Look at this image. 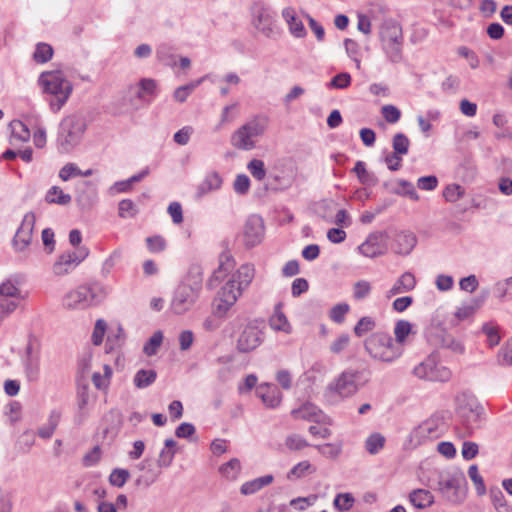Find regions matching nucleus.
I'll return each mask as SVG.
<instances>
[{"label":"nucleus","mask_w":512,"mask_h":512,"mask_svg":"<svg viewBox=\"0 0 512 512\" xmlns=\"http://www.w3.org/2000/svg\"><path fill=\"white\" fill-rule=\"evenodd\" d=\"M491 501L498 512L507 511V503L502 491L498 487H492L489 491Z\"/></svg>","instance_id":"13d9d810"},{"label":"nucleus","mask_w":512,"mask_h":512,"mask_svg":"<svg viewBox=\"0 0 512 512\" xmlns=\"http://www.w3.org/2000/svg\"><path fill=\"white\" fill-rule=\"evenodd\" d=\"M118 214L121 218H132L137 214V208L130 199H124L119 202Z\"/></svg>","instance_id":"0e129e2a"},{"label":"nucleus","mask_w":512,"mask_h":512,"mask_svg":"<svg viewBox=\"0 0 512 512\" xmlns=\"http://www.w3.org/2000/svg\"><path fill=\"white\" fill-rule=\"evenodd\" d=\"M295 419H302L311 422H325L326 415L314 404L306 402L299 408L292 410Z\"/></svg>","instance_id":"393cba45"},{"label":"nucleus","mask_w":512,"mask_h":512,"mask_svg":"<svg viewBox=\"0 0 512 512\" xmlns=\"http://www.w3.org/2000/svg\"><path fill=\"white\" fill-rule=\"evenodd\" d=\"M417 244V238L414 233L402 231L395 237L393 251L399 255H409Z\"/></svg>","instance_id":"a878e982"},{"label":"nucleus","mask_w":512,"mask_h":512,"mask_svg":"<svg viewBox=\"0 0 512 512\" xmlns=\"http://www.w3.org/2000/svg\"><path fill=\"white\" fill-rule=\"evenodd\" d=\"M46 201L51 204L67 205L71 202L72 198L69 194L63 192L58 186H52L45 197Z\"/></svg>","instance_id":"79ce46f5"},{"label":"nucleus","mask_w":512,"mask_h":512,"mask_svg":"<svg viewBox=\"0 0 512 512\" xmlns=\"http://www.w3.org/2000/svg\"><path fill=\"white\" fill-rule=\"evenodd\" d=\"M263 342V332L255 322L248 323L237 340V349L242 353L255 350Z\"/></svg>","instance_id":"dca6fc26"},{"label":"nucleus","mask_w":512,"mask_h":512,"mask_svg":"<svg viewBox=\"0 0 512 512\" xmlns=\"http://www.w3.org/2000/svg\"><path fill=\"white\" fill-rule=\"evenodd\" d=\"M241 472L239 459L233 458L219 467V473L227 480H236Z\"/></svg>","instance_id":"58836bf2"},{"label":"nucleus","mask_w":512,"mask_h":512,"mask_svg":"<svg viewBox=\"0 0 512 512\" xmlns=\"http://www.w3.org/2000/svg\"><path fill=\"white\" fill-rule=\"evenodd\" d=\"M125 340L124 329L121 324L116 323L114 326L110 327L107 342H106V351L110 352L117 348H119Z\"/></svg>","instance_id":"473e14b6"},{"label":"nucleus","mask_w":512,"mask_h":512,"mask_svg":"<svg viewBox=\"0 0 512 512\" xmlns=\"http://www.w3.org/2000/svg\"><path fill=\"white\" fill-rule=\"evenodd\" d=\"M247 169L249 170L251 175L258 181L263 180L266 176L265 165L262 160H251L247 165Z\"/></svg>","instance_id":"e2e57ef3"},{"label":"nucleus","mask_w":512,"mask_h":512,"mask_svg":"<svg viewBox=\"0 0 512 512\" xmlns=\"http://www.w3.org/2000/svg\"><path fill=\"white\" fill-rule=\"evenodd\" d=\"M19 302L18 300L0 296V321L12 314L17 309Z\"/></svg>","instance_id":"6e6d98bb"},{"label":"nucleus","mask_w":512,"mask_h":512,"mask_svg":"<svg viewBox=\"0 0 512 512\" xmlns=\"http://www.w3.org/2000/svg\"><path fill=\"white\" fill-rule=\"evenodd\" d=\"M386 234L384 232H374L369 234L367 239L358 246L359 252L369 258H374L383 255L386 251L384 239Z\"/></svg>","instance_id":"aec40b11"},{"label":"nucleus","mask_w":512,"mask_h":512,"mask_svg":"<svg viewBox=\"0 0 512 512\" xmlns=\"http://www.w3.org/2000/svg\"><path fill=\"white\" fill-rule=\"evenodd\" d=\"M353 172L357 175L362 184L369 185L373 182V176L367 171L366 165L363 161H357Z\"/></svg>","instance_id":"338daca9"},{"label":"nucleus","mask_w":512,"mask_h":512,"mask_svg":"<svg viewBox=\"0 0 512 512\" xmlns=\"http://www.w3.org/2000/svg\"><path fill=\"white\" fill-rule=\"evenodd\" d=\"M103 371V374L100 372H94L92 375V382L94 386L99 390L106 389L109 386L113 373L112 368L108 364L103 366Z\"/></svg>","instance_id":"a18cd8bd"},{"label":"nucleus","mask_w":512,"mask_h":512,"mask_svg":"<svg viewBox=\"0 0 512 512\" xmlns=\"http://www.w3.org/2000/svg\"><path fill=\"white\" fill-rule=\"evenodd\" d=\"M440 345L456 354H463L465 351L463 343L449 334L442 335Z\"/></svg>","instance_id":"49530a36"},{"label":"nucleus","mask_w":512,"mask_h":512,"mask_svg":"<svg viewBox=\"0 0 512 512\" xmlns=\"http://www.w3.org/2000/svg\"><path fill=\"white\" fill-rule=\"evenodd\" d=\"M129 477L130 473L128 470L115 468L109 476V482L112 486L120 488L125 485Z\"/></svg>","instance_id":"4d7b16f0"},{"label":"nucleus","mask_w":512,"mask_h":512,"mask_svg":"<svg viewBox=\"0 0 512 512\" xmlns=\"http://www.w3.org/2000/svg\"><path fill=\"white\" fill-rule=\"evenodd\" d=\"M466 484L464 473L454 467L435 469L429 479V486L453 504H460L465 500Z\"/></svg>","instance_id":"f03ea898"},{"label":"nucleus","mask_w":512,"mask_h":512,"mask_svg":"<svg viewBox=\"0 0 512 512\" xmlns=\"http://www.w3.org/2000/svg\"><path fill=\"white\" fill-rule=\"evenodd\" d=\"M468 476L471 481L474 483L476 492L479 496H482L486 493V486L482 476L479 473L477 465L473 464L468 469Z\"/></svg>","instance_id":"603ef678"},{"label":"nucleus","mask_w":512,"mask_h":512,"mask_svg":"<svg viewBox=\"0 0 512 512\" xmlns=\"http://www.w3.org/2000/svg\"><path fill=\"white\" fill-rule=\"evenodd\" d=\"M38 84L47 95L50 110L58 113L70 98L73 85L59 70L42 72Z\"/></svg>","instance_id":"20e7f679"},{"label":"nucleus","mask_w":512,"mask_h":512,"mask_svg":"<svg viewBox=\"0 0 512 512\" xmlns=\"http://www.w3.org/2000/svg\"><path fill=\"white\" fill-rule=\"evenodd\" d=\"M316 472V467L309 461L304 460L294 465L287 473V479L290 481L300 480Z\"/></svg>","instance_id":"f704fd0d"},{"label":"nucleus","mask_w":512,"mask_h":512,"mask_svg":"<svg viewBox=\"0 0 512 512\" xmlns=\"http://www.w3.org/2000/svg\"><path fill=\"white\" fill-rule=\"evenodd\" d=\"M376 326L375 319L370 316L362 317L354 326V333L358 337H362L366 333L372 331Z\"/></svg>","instance_id":"8fccbe9b"},{"label":"nucleus","mask_w":512,"mask_h":512,"mask_svg":"<svg viewBox=\"0 0 512 512\" xmlns=\"http://www.w3.org/2000/svg\"><path fill=\"white\" fill-rule=\"evenodd\" d=\"M281 16L285 21L289 33L297 39H303L307 36V30L303 21L297 16L293 7H285L281 12Z\"/></svg>","instance_id":"412c9836"},{"label":"nucleus","mask_w":512,"mask_h":512,"mask_svg":"<svg viewBox=\"0 0 512 512\" xmlns=\"http://www.w3.org/2000/svg\"><path fill=\"white\" fill-rule=\"evenodd\" d=\"M106 331H107L106 321L103 319H98L95 323V326H94V329L92 332V336H91L92 343L95 346H99L102 344L104 336L106 334Z\"/></svg>","instance_id":"bf43d9fd"},{"label":"nucleus","mask_w":512,"mask_h":512,"mask_svg":"<svg viewBox=\"0 0 512 512\" xmlns=\"http://www.w3.org/2000/svg\"><path fill=\"white\" fill-rule=\"evenodd\" d=\"M412 325L407 320H399L394 327L395 341L397 344H403L407 336L411 333Z\"/></svg>","instance_id":"de8ad7c7"},{"label":"nucleus","mask_w":512,"mask_h":512,"mask_svg":"<svg viewBox=\"0 0 512 512\" xmlns=\"http://www.w3.org/2000/svg\"><path fill=\"white\" fill-rule=\"evenodd\" d=\"M355 501L352 493H338L333 500V506L339 512H348L353 508Z\"/></svg>","instance_id":"a19ab883"},{"label":"nucleus","mask_w":512,"mask_h":512,"mask_svg":"<svg viewBox=\"0 0 512 512\" xmlns=\"http://www.w3.org/2000/svg\"><path fill=\"white\" fill-rule=\"evenodd\" d=\"M268 126V116L264 114L254 115L231 134L230 143L238 150H253L256 148L259 139L267 131Z\"/></svg>","instance_id":"423d86ee"},{"label":"nucleus","mask_w":512,"mask_h":512,"mask_svg":"<svg viewBox=\"0 0 512 512\" xmlns=\"http://www.w3.org/2000/svg\"><path fill=\"white\" fill-rule=\"evenodd\" d=\"M359 372L345 370L331 381L326 387L325 396L331 402H337L352 397L358 391L357 380Z\"/></svg>","instance_id":"1a4fd4ad"},{"label":"nucleus","mask_w":512,"mask_h":512,"mask_svg":"<svg viewBox=\"0 0 512 512\" xmlns=\"http://www.w3.org/2000/svg\"><path fill=\"white\" fill-rule=\"evenodd\" d=\"M35 221L36 217L33 212L24 215L21 225L12 239V246L16 252H24L32 243Z\"/></svg>","instance_id":"2eb2a0df"},{"label":"nucleus","mask_w":512,"mask_h":512,"mask_svg":"<svg viewBox=\"0 0 512 512\" xmlns=\"http://www.w3.org/2000/svg\"><path fill=\"white\" fill-rule=\"evenodd\" d=\"M203 273L199 266L189 269L174 291L171 310L177 315L188 312L197 302L202 291Z\"/></svg>","instance_id":"7ed1b4c3"},{"label":"nucleus","mask_w":512,"mask_h":512,"mask_svg":"<svg viewBox=\"0 0 512 512\" xmlns=\"http://www.w3.org/2000/svg\"><path fill=\"white\" fill-rule=\"evenodd\" d=\"M269 325L272 330L277 332H283L285 334L292 332V326L282 311V303L276 304L274 313L269 318Z\"/></svg>","instance_id":"c85d7f7f"},{"label":"nucleus","mask_w":512,"mask_h":512,"mask_svg":"<svg viewBox=\"0 0 512 512\" xmlns=\"http://www.w3.org/2000/svg\"><path fill=\"white\" fill-rule=\"evenodd\" d=\"M254 25L259 32L268 38H276L279 36L275 14L268 8L261 7L257 10Z\"/></svg>","instance_id":"a211bd4d"},{"label":"nucleus","mask_w":512,"mask_h":512,"mask_svg":"<svg viewBox=\"0 0 512 512\" xmlns=\"http://www.w3.org/2000/svg\"><path fill=\"white\" fill-rule=\"evenodd\" d=\"M235 263L231 256L222 254L219 258V265L215 269L207 281V287L211 290L215 289L218 284L223 281L228 274L234 269Z\"/></svg>","instance_id":"4be33fe9"},{"label":"nucleus","mask_w":512,"mask_h":512,"mask_svg":"<svg viewBox=\"0 0 512 512\" xmlns=\"http://www.w3.org/2000/svg\"><path fill=\"white\" fill-rule=\"evenodd\" d=\"M413 374L419 379L437 382H447L452 377L451 370L439 364L432 355L419 363L413 369Z\"/></svg>","instance_id":"f8f14e48"},{"label":"nucleus","mask_w":512,"mask_h":512,"mask_svg":"<svg viewBox=\"0 0 512 512\" xmlns=\"http://www.w3.org/2000/svg\"><path fill=\"white\" fill-rule=\"evenodd\" d=\"M223 182V177L216 170L206 172L203 179L195 188V199L201 200L212 193L220 191L223 186Z\"/></svg>","instance_id":"f3484780"},{"label":"nucleus","mask_w":512,"mask_h":512,"mask_svg":"<svg viewBox=\"0 0 512 512\" xmlns=\"http://www.w3.org/2000/svg\"><path fill=\"white\" fill-rule=\"evenodd\" d=\"M121 257V250L116 249L102 262L100 274L103 278H107L112 273L114 267L119 262Z\"/></svg>","instance_id":"c03bdc74"},{"label":"nucleus","mask_w":512,"mask_h":512,"mask_svg":"<svg viewBox=\"0 0 512 512\" xmlns=\"http://www.w3.org/2000/svg\"><path fill=\"white\" fill-rule=\"evenodd\" d=\"M457 411L469 432H472L484 418L483 406L470 394L464 393L457 397Z\"/></svg>","instance_id":"9d476101"},{"label":"nucleus","mask_w":512,"mask_h":512,"mask_svg":"<svg viewBox=\"0 0 512 512\" xmlns=\"http://www.w3.org/2000/svg\"><path fill=\"white\" fill-rule=\"evenodd\" d=\"M379 36L381 44L402 41V28L397 22L386 20L380 28Z\"/></svg>","instance_id":"bb28decb"},{"label":"nucleus","mask_w":512,"mask_h":512,"mask_svg":"<svg viewBox=\"0 0 512 512\" xmlns=\"http://www.w3.org/2000/svg\"><path fill=\"white\" fill-rule=\"evenodd\" d=\"M9 127L11 129V143L14 144L16 141L19 143L27 142L30 137L31 133L29 128L26 124H24L20 120H12L9 124Z\"/></svg>","instance_id":"72a5a7b5"},{"label":"nucleus","mask_w":512,"mask_h":512,"mask_svg":"<svg viewBox=\"0 0 512 512\" xmlns=\"http://www.w3.org/2000/svg\"><path fill=\"white\" fill-rule=\"evenodd\" d=\"M22 278L19 275H12L0 284V296L18 301L25 300L27 293L23 294L20 285Z\"/></svg>","instance_id":"b1692460"},{"label":"nucleus","mask_w":512,"mask_h":512,"mask_svg":"<svg viewBox=\"0 0 512 512\" xmlns=\"http://www.w3.org/2000/svg\"><path fill=\"white\" fill-rule=\"evenodd\" d=\"M285 446L291 451H299L309 446V443L298 434H291L285 439Z\"/></svg>","instance_id":"680f3d73"},{"label":"nucleus","mask_w":512,"mask_h":512,"mask_svg":"<svg viewBox=\"0 0 512 512\" xmlns=\"http://www.w3.org/2000/svg\"><path fill=\"white\" fill-rule=\"evenodd\" d=\"M254 275L255 269L250 264L241 265L232 274L231 278L218 291L212 304V315L203 321L204 330L215 331L220 327V320L227 317L230 309L251 284Z\"/></svg>","instance_id":"f257e3e1"},{"label":"nucleus","mask_w":512,"mask_h":512,"mask_svg":"<svg viewBox=\"0 0 512 512\" xmlns=\"http://www.w3.org/2000/svg\"><path fill=\"white\" fill-rule=\"evenodd\" d=\"M364 346L373 359L382 362L391 363L402 354L401 348L395 344L392 337L385 332L371 334L365 340Z\"/></svg>","instance_id":"6e6552de"},{"label":"nucleus","mask_w":512,"mask_h":512,"mask_svg":"<svg viewBox=\"0 0 512 512\" xmlns=\"http://www.w3.org/2000/svg\"><path fill=\"white\" fill-rule=\"evenodd\" d=\"M163 341V334L161 331H156L149 340L145 343L143 347V352L147 356H152L157 353V350L161 346Z\"/></svg>","instance_id":"3c124183"},{"label":"nucleus","mask_w":512,"mask_h":512,"mask_svg":"<svg viewBox=\"0 0 512 512\" xmlns=\"http://www.w3.org/2000/svg\"><path fill=\"white\" fill-rule=\"evenodd\" d=\"M464 188L459 184H450L443 190V197L446 201L454 203L464 196Z\"/></svg>","instance_id":"5fc2aeb1"},{"label":"nucleus","mask_w":512,"mask_h":512,"mask_svg":"<svg viewBox=\"0 0 512 512\" xmlns=\"http://www.w3.org/2000/svg\"><path fill=\"white\" fill-rule=\"evenodd\" d=\"M208 78V75H205L197 80H194L186 85H182L175 89L173 98L175 101L179 103H183L187 100V98L190 96V94L198 87L200 86L206 79Z\"/></svg>","instance_id":"e433bc0d"},{"label":"nucleus","mask_w":512,"mask_h":512,"mask_svg":"<svg viewBox=\"0 0 512 512\" xmlns=\"http://www.w3.org/2000/svg\"><path fill=\"white\" fill-rule=\"evenodd\" d=\"M53 52V48L50 44L39 42L35 47L33 60L40 64L46 63L52 58Z\"/></svg>","instance_id":"37998d69"},{"label":"nucleus","mask_w":512,"mask_h":512,"mask_svg":"<svg viewBox=\"0 0 512 512\" xmlns=\"http://www.w3.org/2000/svg\"><path fill=\"white\" fill-rule=\"evenodd\" d=\"M90 254L86 246L65 250L59 254L52 265V273L57 277L71 274Z\"/></svg>","instance_id":"9b49d317"},{"label":"nucleus","mask_w":512,"mask_h":512,"mask_svg":"<svg viewBox=\"0 0 512 512\" xmlns=\"http://www.w3.org/2000/svg\"><path fill=\"white\" fill-rule=\"evenodd\" d=\"M397 184L399 188L394 189V193L402 196H407L414 201H417L419 199V196L411 182L404 179H400L397 181Z\"/></svg>","instance_id":"864d4df0"},{"label":"nucleus","mask_w":512,"mask_h":512,"mask_svg":"<svg viewBox=\"0 0 512 512\" xmlns=\"http://www.w3.org/2000/svg\"><path fill=\"white\" fill-rule=\"evenodd\" d=\"M386 438L379 432L370 434L365 440V449L371 455L378 454L385 446Z\"/></svg>","instance_id":"ea45409f"},{"label":"nucleus","mask_w":512,"mask_h":512,"mask_svg":"<svg viewBox=\"0 0 512 512\" xmlns=\"http://www.w3.org/2000/svg\"><path fill=\"white\" fill-rule=\"evenodd\" d=\"M381 47L389 62L397 64L403 61V40L384 43Z\"/></svg>","instance_id":"c9c22d12"},{"label":"nucleus","mask_w":512,"mask_h":512,"mask_svg":"<svg viewBox=\"0 0 512 512\" xmlns=\"http://www.w3.org/2000/svg\"><path fill=\"white\" fill-rule=\"evenodd\" d=\"M157 373L153 369H141L136 372L133 383L139 389H144L155 382Z\"/></svg>","instance_id":"4c0bfd02"},{"label":"nucleus","mask_w":512,"mask_h":512,"mask_svg":"<svg viewBox=\"0 0 512 512\" xmlns=\"http://www.w3.org/2000/svg\"><path fill=\"white\" fill-rule=\"evenodd\" d=\"M410 503L417 509H425L434 503V496L426 489H415L409 494Z\"/></svg>","instance_id":"2f4dec72"},{"label":"nucleus","mask_w":512,"mask_h":512,"mask_svg":"<svg viewBox=\"0 0 512 512\" xmlns=\"http://www.w3.org/2000/svg\"><path fill=\"white\" fill-rule=\"evenodd\" d=\"M243 236L247 247L258 245L264 236L263 219L258 215L249 216L244 226Z\"/></svg>","instance_id":"6ab92c4d"},{"label":"nucleus","mask_w":512,"mask_h":512,"mask_svg":"<svg viewBox=\"0 0 512 512\" xmlns=\"http://www.w3.org/2000/svg\"><path fill=\"white\" fill-rule=\"evenodd\" d=\"M410 140L403 133H396L392 139L393 152L401 156L406 155L409 151Z\"/></svg>","instance_id":"09e8293b"},{"label":"nucleus","mask_w":512,"mask_h":512,"mask_svg":"<svg viewBox=\"0 0 512 512\" xmlns=\"http://www.w3.org/2000/svg\"><path fill=\"white\" fill-rule=\"evenodd\" d=\"M444 430V421L440 416H432L418 425L410 434V441L420 445L427 440L439 438Z\"/></svg>","instance_id":"ddd939ff"},{"label":"nucleus","mask_w":512,"mask_h":512,"mask_svg":"<svg viewBox=\"0 0 512 512\" xmlns=\"http://www.w3.org/2000/svg\"><path fill=\"white\" fill-rule=\"evenodd\" d=\"M274 480L272 474L257 477L250 481H247L241 485L240 492L243 495H252L260 491L264 487L270 485Z\"/></svg>","instance_id":"7c9ffc66"},{"label":"nucleus","mask_w":512,"mask_h":512,"mask_svg":"<svg viewBox=\"0 0 512 512\" xmlns=\"http://www.w3.org/2000/svg\"><path fill=\"white\" fill-rule=\"evenodd\" d=\"M416 286V278L411 272L403 273L387 291V297L390 298L397 294L412 291Z\"/></svg>","instance_id":"cd10ccee"},{"label":"nucleus","mask_w":512,"mask_h":512,"mask_svg":"<svg viewBox=\"0 0 512 512\" xmlns=\"http://www.w3.org/2000/svg\"><path fill=\"white\" fill-rule=\"evenodd\" d=\"M256 395L262 400L267 408L274 409L282 401V393L277 386L269 383H262L256 388Z\"/></svg>","instance_id":"5701e85b"},{"label":"nucleus","mask_w":512,"mask_h":512,"mask_svg":"<svg viewBox=\"0 0 512 512\" xmlns=\"http://www.w3.org/2000/svg\"><path fill=\"white\" fill-rule=\"evenodd\" d=\"M107 296V289L98 284L80 285L62 298V306L68 310H84L98 304Z\"/></svg>","instance_id":"0eeeda50"},{"label":"nucleus","mask_w":512,"mask_h":512,"mask_svg":"<svg viewBox=\"0 0 512 512\" xmlns=\"http://www.w3.org/2000/svg\"><path fill=\"white\" fill-rule=\"evenodd\" d=\"M33 133V143L37 148H43L47 142L46 127L37 120Z\"/></svg>","instance_id":"69168bd1"},{"label":"nucleus","mask_w":512,"mask_h":512,"mask_svg":"<svg viewBox=\"0 0 512 512\" xmlns=\"http://www.w3.org/2000/svg\"><path fill=\"white\" fill-rule=\"evenodd\" d=\"M40 345L33 340H29L25 347V351L21 356V364L24 369L25 376L29 382H35L40 376Z\"/></svg>","instance_id":"4468645a"},{"label":"nucleus","mask_w":512,"mask_h":512,"mask_svg":"<svg viewBox=\"0 0 512 512\" xmlns=\"http://www.w3.org/2000/svg\"><path fill=\"white\" fill-rule=\"evenodd\" d=\"M350 343V336L346 333H343L337 336L332 343L330 344V351L333 354H340L343 352Z\"/></svg>","instance_id":"774afa93"},{"label":"nucleus","mask_w":512,"mask_h":512,"mask_svg":"<svg viewBox=\"0 0 512 512\" xmlns=\"http://www.w3.org/2000/svg\"><path fill=\"white\" fill-rule=\"evenodd\" d=\"M158 94L157 81L152 78H143L139 81L137 97L146 103H151Z\"/></svg>","instance_id":"c756f323"},{"label":"nucleus","mask_w":512,"mask_h":512,"mask_svg":"<svg viewBox=\"0 0 512 512\" xmlns=\"http://www.w3.org/2000/svg\"><path fill=\"white\" fill-rule=\"evenodd\" d=\"M371 290L372 286L368 281H357L353 286V297L358 301L363 300L370 295Z\"/></svg>","instance_id":"052dcab7"},{"label":"nucleus","mask_w":512,"mask_h":512,"mask_svg":"<svg viewBox=\"0 0 512 512\" xmlns=\"http://www.w3.org/2000/svg\"><path fill=\"white\" fill-rule=\"evenodd\" d=\"M87 129V120L83 113L74 112L65 116L57 134V149L60 153L72 152L82 141Z\"/></svg>","instance_id":"39448f33"}]
</instances>
